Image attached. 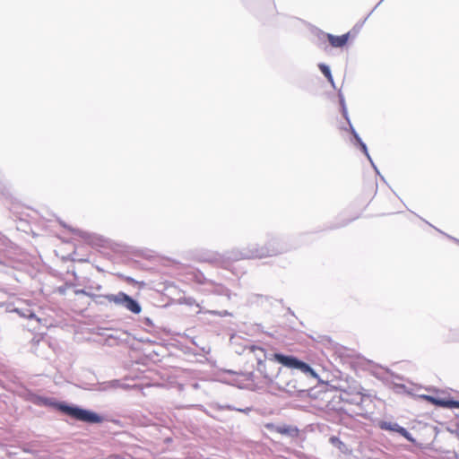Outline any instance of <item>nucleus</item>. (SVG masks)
I'll use <instances>...</instances> for the list:
<instances>
[{
	"label": "nucleus",
	"mask_w": 459,
	"mask_h": 459,
	"mask_svg": "<svg viewBox=\"0 0 459 459\" xmlns=\"http://www.w3.org/2000/svg\"><path fill=\"white\" fill-rule=\"evenodd\" d=\"M291 249L292 246L284 236L270 234L264 246L254 244L242 249L233 248L226 251L222 255V259L234 262L242 259L263 258L286 253Z\"/></svg>",
	"instance_id": "nucleus-1"
},
{
	"label": "nucleus",
	"mask_w": 459,
	"mask_h": 459,
	"mask_svg": "<svg viewBox=\"0 0 459 459\" xmlns=\"http://www.w3.org/2000/svg\"><path fill=\"white\" fill-rule=\"evenodd\" d=\"M243 351L254 354L257 363L256 370L259 373H263V371L265 370V367L264 366L265 360L276 362L285 368L291 370H299L301 373H316L308 363L293 355H287L281 352H267L263 348L253 344L245 346Z\"/></svg>",
	"instance_id": "nucleus-2"
},
{
	"label": "nucleus",
	"mask_w": 459,
	"mask_h": 459,
	"mask_svg": "<svg viewBox=\"0 0 459 459\" xmlns=\"http://www.w3.org/2000/svg\"><path fill=\"white\" fill-rule=\"evenodd\" d=\"M310 377L320 383L325 391L338 390L347 394H360V385L354 382L351 383L348 375H325V378L321 375H310Z\"/></svg>",
	"instance_id": "nucleus-3"
},
{
	"label": "nucleus",
	"mask_w": 459,
	"mask_h": 459,
	"mask_svg": "<svg viewBox=\"0 0 459 459\" xmlns=\"http://www.w3.org/2000/svg\"><path fill=\"white\" fill-rule=\"evenodd\" d=\"M222 377L217 380L235 386L238 389L259 390L262 388L261 384L267 381H273V377L268 375H221Z\"/></svg>",
	"instance_id": "nucleus-4"
},
{
	"label": "nucleus",
	"mask_w": 459,
	"mask_h": 459,
	"mask_svg": "<svg viewBox=\"0 0 459 459\" xmlns=\"http://www.w3.org/2000/svg\"><path fill=\"white\" fill-rule=\"evenodd\" d=\"M379 379L385 381L386 385L396 394H407L416 395L418 386L413 383H403V378L399 375H380ZM420 399L426 400L432 404L436 405L437 397H434L427 394H417Z\"/></svg>",
	"instance_id": "nucleus-5"
},
{
	"label": "nucleus",
	"mask_w": 459,
	"mask_h": 459,
	"mask_svg": "<svg viewBox=\"0 0 459 459\" xmlns=\"http://www.w3.org/2000/svg\"><path fill=\"white\" fill-rule=\"evenodd\" d=\"M40 400L43 404L56 406L59 411L77 420L87 423H100L102 421L101 416L91 411L65 403H55L47 398H41Z\"/></svg>",
	"instance_id": "nucleus-6"
},
{
	"label": "nucleus",
	"mask_w": 459,
	"mask_h": 459,
	"mask_svg": "<svg viewBox=\"0 0 459 459\" xmlns=\"http://www.w3.org/2000/svg\"><path fill=\"white\" fill-rule=\"evenodd\" d=\"M89 377L87 379H78L76 385L85 390L107 391L109 389L123 388L128 389L131 385L122 382L121 380H110L100 382L95 377V375H82Z\"/></svg>",
	"instance_id": "nucleus-7"
},
{
	"label": "nucleus",
	"mask_w": 459,
	"mask_h": 459,
	"mask_svg": "<svg viewBox=\"0 0 459 459\" xmlns=\"http://www.w3.org/2000/svg\"><path fill=\"white\" fill-rule=\"evenodd\" d=\"M106 297L108 301L123 307L134 314H140L142 311L140 303L135 299L123 291H119L117 294H107Z\"/></svg>",
	"instance_id": "nucleus-8"
},
{
	"label": "nucleus",
	"mask_w": 459,
	"mask_h": 459,
	"mask_svg": "<svg viewBox=\"0 0 459 459\" xmlns=\"http://www.w3.org/2000/svg\"><path fill=\"white\" fill-rule=\"evenodd\" d=\"M351 368L356 373L365 371L367 373H376L377 369L383 368L380 365L366 359L362 357H357L350 360Z\"/></svg>",
	"instance_id": "nucleus-9"
},
{
	"label": "nucleus",
	"mask_w": 459,
	"mask_h": 459,
	"mask_svg": "<svg viewBox=\"0 0 459 459\" xmlns=\"http://www.w3.org/2000/svg\"><path fill=\"white\" fill-rule=\"evenodd\" d=\"M379 428L383 430H390L399 433L401 436L405 437L407 440H412L410 432L403 427L400 426L395 422L390 421H380L378 424Z\"/></svg>",
	"instance_id": "nucleus-10"
},
{
	"label": "nucleus",
	"mask_w": 459,
	"mask_h": 459,
	"mask_svg": "<svg viewBox=\"0 0 459 459\" xmlns=\"http://www.w3.org/2000/svg\"><path fill=\"white\" fill-rule=\"evenodd\" d=\"M325 36L330 43V45L333 48H342L344 47L350 37V33H345L341 36H335L330 33H325Z\"/></svg>",
	"instance_id": "nucleus-11"
},
{
	"label": "nucleus",
	"mask_w": 459,
	"mask_h": 459,
	"mask_svg": "<svg viewBox=\"0 0 459 459\" xmlns=\"http://www.w3.org/2000/svg\"><path fill=\"white\" fill-rule=\"evenodd\" d=\"M275 431L281 435H285L290 437H297L299 435V429L292 425H281L275 427Z\"/></svg>",
	"instance_id": "nucleus-12"
},
{
	"label": "nucleus",
	"mask_w": 459,
	"mask_h": 459,
	"mask_svg": "<svg viewBox=\"0 0 459 459\" xmlns=\"http://www.w3.org/2000/svg\"><path fill=\"white\" fill-rule=\"evenodd\" d=\"M318 68H319L320 72L325 76L327 81L331 83L333 88H335V83H334V81H333V78L332 75L330 66L324 63H320V64H318Z\"/></svg>",
	"instance_id": "nucleus-13"
},
{
	"label": "nucleus",
	"mask_w": 459,
	"mask_h": 459,
	"mask_svg": "<svg viewBox=\"0 0 459 459\" xmlns=\"http://www.w3.org/2000/svg\"><path fill=\"white\" fill-rule=\"evenodd\" d=\"M14 311L22 317L39 321L35 313L30 308H15Z\"/></svg>",
	"instance_id": "nucleus-14"
},
{
	"label": "nucleus",
	"mask_w": 459,
	"mask_h": 459,
	"mask_svg": "<svg viewBox=\"0 0 459 459\" xmlns=\"http://www.w3.org/2000/svg\"><path fill=\"white\" fill-rule=\"evenodd\" d=\"M455 403H456V401H455V400L437 398V402L436 405L442 407V408L452 409V408H455V406H456Z\"/></svg>",
	"instance_id": "nucleus-15"
},
{
	"label": "nucleus",
	"mask_w": 459,
	"mask_h": 459,
	"mask_svg": "<svg viewBox=\"0 0 459 459\" xmlns=\"http://www.w3.org/2000/svg\"><path fill=\"white\" fill-rule=\"evenodd\" d=\"M329 442L339 448L340 451L343 452L346 449L345 444L336 436H332L329 438Z\"/></svg>",
	"instance_id": "nucleus-16"
},
{
	"label": "nucleus",
	"mask_w": 459,
	"mask_h": 459,
	"mask_svg": "<svg viewBox=\"0 0 459 459\" xmlns=\"http://www.w3.org/2000/svg\"><path fill=\"white\" fill-rule=\"evenodd\" d=\"M69 230L71 232H73L74 234L80 236L81 238H82L83 239H85L87 241L91 240V235L89 232L83 231L79 229L71 228V227H69Z\"/></svg>",
	"instance_id": "nucleus-17"
},
{
	"label": "nucleus",
	"mask_w": 459,
	"mask_h": 459,
	"mask_svg": "<svg viewBox=\"0 0 459 459\" xmlns=\"http://www.w3.org/2000/svg\"><path fill=\"white\" fill-rule=\"evenodd\" d=\"M359 148L360 149V151L365 154V156L368 158V160L370 161L372 167L374 168V169L376 170V172L377 174H379V171L377 170L376 165L374 164L369 153H368V147H367V144L365 143H361L360 145H359Z\"/></svg>",
	"instance_id": "nucleus-18"
},
{
	"label": "nucleus",
	"mask_w": 459,
	"mask_h": 459,
	"mask_svg": "<svg viewBox=\"0 0 459 459\" xmlns=\"http://www.w3.org/2000/svg\"><path fill=\"white\" fill-rule=\"evenodd\" d=\"M96 304H99V305H104L105 302H104V299H107V297L106 295H94L93 299H92Z\"/></svg>",
	"instance_id": "nucleus-19"
},
{
	"label": "nucleus",
	"mask_w": 459,
	"mask_h": 459,
	"mask_svg": "<svg viewBox=\"0 0 459 459\" xmlns=\"http://www.w3.org/2000/svg\"><path fill=\"white\" fill-rule=\"evenodd\" d=\"M74 293H75V295H85V296H88V297H90V298H91V299H93V297H94V295H95V294H93V293H91V292L87 291V290H84V289H78V290H74Z\"/></svg>",
	"instance_id": "nucleus-20"
},
{
	"label": "nucleus",
	"mask_w": 459,
	"mask_h": 459,
	"mask_svg": "<svg viewBox=\"0 0 459 459\" xmlns=\"http://www.w3.org/2000/svg\"><path fill=\"white\" fill-rule=\"evenodd\" d=\"M8 239L0 233V251L7 247Z\"/></svg>",
	"instance_id": "nucleus-21"
},
{
	"label": "nucleus",
	"mask_w": 459,
	"mask_h": 459,
	"mask_svg": "<svg viewBox=\"0 0 459 459\" xmlns=\"http://www.w3.org/2000/svg\"><path fill=\"white\" fill-rule=\"evenodd\" d=\"M338 98H339V102H340L341 108H346V103H345L344 96H343V94L342 93L341 91H338Z\"/></svg>",
	"instance_id": "nucleus-22"
},
{
	"label": "nucleus",
	"mask_w": 459,
	"mask_h": 459,
	"mask_svg": "<svg viewBox=\"0 0 459 459\" xmlns=\"http://www.w3.org/2000/svg\"><path fill=\"white\" fill-rule=\"evenodd\" d=\"M341 112H342V117L345 118V120L350 123L351 120H350V117H349V115H348V110H347V108H341Z\"/></svg>",
	"instance_id": "nucleus-23"
},
{
	"label": "nucleus",
	"mask_w": 459,
	"mask_h": 459,
	"mask_svg": "<svg viewBox=\"0 0 459 459\" xmlns=\"http://www.w3.org/2000/svg\"><path fill=\"white\" fill-rule=\"evenodd\" d=\"M353 138H354V141H355V142H354V144H357L358 146H359V145H360V144H361V143H364V142L362 141V139L360 138V136L359 135V134H356V135H354V136H353Z\"/></svg>",
	"instance_id": "nucleus-24"
},
{
	"label": "nucleus",
	"mask_w": 459,
	"mask_h": 459,
	"mask_svg": "<svg viewBox=\"0 0 459 459\" xmlns=\"http://www.w3.org/2000/svg\"><path fill=\"white\" fill-rule=\"evenodd\" d=\"M143 324L145 325H147V326H150V327L153 326V323H152V319L149 318V317H144L143 318Z\"/></svg>",
	"instance_id": "nucleus-25"
},
{
	"label": "nucleus",
	"mask_w": 459,
	"mask_h": 459,
	"mask_svg": "<svg viewBox=\"0 0 459 459\" xmlns=\"http://www.w3.org/2000/svg\"><path fill=\"white\" fill-rule=\"evenodd\" d=\"M6 194V186L0 181V195H4Z\"/></svg>",
	"instance_id": "nucleus-26"
},
{
	"label": "nucleus",
	"mask_w": 459,
	"mask_h": 459,
	"mask_svg": "<svg viewBox=\"0 0 459 459\" xmlns=\"http://www.w3.org/2000/svg\"><path fill=\"white\" fill-rule=\"evenodd\" d=\"M438 230L440 233H442V234L446 235L448 238H450V239L454 240L455 243L459 244V239H457V238H454V237H452V236H449V235H447V234L444 233V232H443V231H441L440 230Z\"/></svg>",
	"instance_id": "nucleus-27"
},
{
	"label": "nucleus",
	"mask_w": 459,
	"mask_h": 459,
	"mask_svg": "<svg viewBox=\"0 0 459 459\" xmlns=\"http://www.w3.org/2000/svg\"><path fill=\"white\" fill-rule=\"evenodd\" d=\"M349 124V126H350V131H351V134H352V136L358 134V133L356 132V130L354 129L353 126L351 125V123H348Z\"/></svg>",
	"instance_id": "nucleus-28"
},
{
	"label": "nucleus",
	"mask_w": 459,
	"mask_h": 459,
	"mask_svg": "<svg viewBox=\"0 0 459 459\" xmlns=\"http://www.w3.org/2000/svg\"><path fill=\"white\" fill-rule=\"evenodd\" d=\"M238 411L244 412V413H248L249 411H251V408L250 407H247L245 409H238Z\"/></svg>",
	"instance_id": "nucleus-29"
},
{
	"label": "nucleus",
	"mask_w": 459,
	"mask_h": 459,
	"mask_svg": "<svg viewBox=\"0 0 459 459\" xmlns=\"http://www.w3.org/2000/svg\"><path fill=\"white\" fill-rule=\"evenodd\" d=\"M350 221H344V222H342V223H340V224H338V225L334 226L333 228H341V227H344V226H346Z\"/></svg>",
	"instance_id": "nucleus-30"
},
{
	"label": "nucleus",
	"mask_w": 459,
	"mask_h": 459,
	"mask_svg": "<svg viewBox=\"0 0 459 459\" xmlns=\"http://www.w3.org/2000/svg\"><path fill=\"white\" fill-rule=\"evenodd\" d=\"M253 298H256V299H267L266 297H264L263 295H258V294H255L252 296V299Z\"/></svg>",
	"instance_id": "nucleus-31"
},
{
	"label": "nucleus",
	"mask_w": 459,
	"mask_h": 459,
	"mask_svg": "<svg viewBox=\"0 0 459 459\" xmlns=\"http://www.w3.org/2000/svg\"><path fill=\"white\" fill-rule=\"evenodd\" d=\"M223 408H226V409H228V410H235V411H238V409H237V408H235V407H233V406H231V405H227V406H224Z\"/></svg>",
	"instance_id": "nucleus-32"
},
{
	"label": "nucleus",
	"mask_w": 459,
	"mask_h": 459,
	"mask_svg": "<svg viewBox=\"0 0 459 459\" xmlns=\"http://www.w3.org/2000/svg\"><path fill=\"white\" fill-rule=\"evenodd\" d=\"M224 373L231 374V373H237V372L234 370H231V369H228V370H225Z\"/></svg>",
	"instance_id": "nucleus-33"
},
{
	"label": "nucleus",
	"mask_w": 459,
	"mask_h": 459,
	"mask_svg": "<svg viewBox=\"0 0 459 459\" xmlns=\"http://www.w3.org/2000/svg\"><path fill=\"white\" fill-rule=\"evenodd\" d=\"M454 433H455V437L459 439V431H458V430H456V431H455Z\"/></svg>",
	"instance_id": "nucleus-34"
},
{
	"label": "nucleus",
	"mask_w": 459,
	"mask_h": 459,
	"mask_svg": "<svg viewBox=\"0 0 459 459\" xmlns=\"http://www.w3.org/2000/svg\"><path fill=\"white\" fill-rule=\"evenodd\" d=\"M385 373L390 374V373H394V372L388 368H385Z\"/></svg>",
	"instance_id": "nucleus-35"
},
{
	"label": "nucleus",
	"mask_w": 459,
	"mask_h": 459,
	"mask_svg": "<svg viewBox=\"0 0 459 459\" xmlns=\"http://www.w3.org/2000/svg\"><path fill=\"white\" fill-rule=\"evenodd\" d=\"M245 3L248 4L250 2V0H243ZM269 2H271L272 0H268Z\"/></svg>",
	"instance_id": "nucleus-36"
},
{
	"label": "nucleus",
	"mask_w": 459,
	"mask_h": 459,
	"mask_svg": "<svg viewBox=\"0 0 459 459\" xmlns=\"http://www.w3.org/2000/svg\"><path fill=\"white\" fill-rule=\"evenodd\" d=\"M455 404H456L455 408H459V401H456Z\"/></svg>",
	"instance_id": "nucleus-37"
},
{
	"label": "nucleus",
	"mask_w": 459,
	"mask_h": 459,
	"mask_svg": "<svg viewBox=\"0 0 459 459\" xmlns=\"http://www.w3.org/2000/svg\"><path fill=\"white\" fill-rule=\"evenodd\" d=\"M384 0H381L375 8H377Z\"/></svg>",
	"instance_id": "nucleus-38"
}]
</instances>
